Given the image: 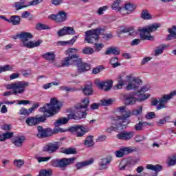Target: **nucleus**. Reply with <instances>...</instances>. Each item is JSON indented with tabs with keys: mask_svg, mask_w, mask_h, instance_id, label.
Masks as SVG:
<instances>
[{
	"mask_svg": "<svg viewBox=\"0 0 176 176\" xmlns=\"http://www.w3.org/2000/svg\"><path fill=\"white\" fill-rule=\"evenodd\" d=\"M62 106L63 104L61 102H58L57 98H52L50 100V104H47L45 106H43L39 109L40 112H43L44 116L36 118L37 123H43V122L46 120V118H50V116H53L54 113L58 112Z\"/></svg>",
	"mask_w": 176,
	"mask_h": 176,
	"instance_id": "obj_1",
	"label": "nucleus"
},
{
	"mask_svg": "<svg viewBox=\"0 0 176 176\" xmlns=\"http://www.w3.org/2000/svg\"><path fill=\"white\" fill-rule=\"evenodd\" d=\"M17 36H19L20 40L21 41V46L22 47H27L28 49H34V47H38L41 46L42 43V40H38L37 41H30V39H32L34 36L30 32H21L19 34H17Z\"/></svg>",
	"mask_w": 176,
	"mask_h": 176,
	"instance_id": "obj_2",
	"label": "nucleus"
},
{
	"mask_svg": "<svg viewBox=\"0 0 176 176\" xmlns=\"http://www.w3.org/2000/svg\"><path fill=\"white\" fill-rule=\"evenodd\" d=\"M176 96V90L169 93L168 94L164 95L162 97H161L159 100L157 98H153L151 100V105L153 107H156L157 104H159L156 109L157 111H160V109H163L164 108H167V106L166 104L170 101V100H173L174 97Z\"/></svg>",
	"mask_w": 176,
	"mask_h": 176,
	"instance_id": "obj_3",
	"label": "nucleus"
},
{
	"mask_svg": "<svg viewBox=\"0 0 176 176\" xmlns=\"http://www.w3.org/2000/svg\"><path fill=\"white\" fill-rule=\"evenodd\" d=\"M160 23H153L144 28H140L138 32H140V39L142 41H153V36L151 35V32H154L157 28H160Z\"/></svg>",
	"mask_w": 176,
	"mask_h": 176,
	"instance_id": "obj_4",
	"label": "nucleus"
},
{
	"mask_svg": "<svg viewBox=\"0 0 176 176\" xmlns=\"http://www.w3.org/2000/svg\"><path fill=\"white\" fill-rule=\"evenodd\" d=\"M38 138H46V137H50L53 134H58V133H65L67 130L63 128H54L53 130L50 128L43 129L42 126H37Z\"/></svg>",
	"mask_w": 176,
	"mask_h": 176,
	"instance_id": "obj_5",
	"label": "nucleus"
},
{
	"mask_svg": "<svg viewBox=\"0 0 176 176\" xmlns=\"http://www.w3.org/2000/svg\"><path fill=\"white\" fill-rule=\"evenodd\" d=\"M75 160H76V157L56 158L50 161V164L52 167H56V168H66L68 166L74 164Z\"/></svg>",
	"mask_w": 176,
	"mask_h": 176,
	"instance_id": "obj_6",
	"label": "nucleus"
},
{
	"mask_svg": "<svg viewBox=\"0 0 176 176\" xmlns=\"http://www.w3.org/2000/svg\"><path fill=\"white\" fill-rule=\"evenodd\" d=\"M30 86V82L27 81H20L18 82H14L9 84L7 86V89H12V94L15 96L16 94H23L25 91V89Z\"/></svg>",
	"mask_w": 176,
	"mask_h": 176,
	"instance_id": "obj_7",
	"label": "nucleus"
},
{
	"mask_svg": "<svg viewBox=\"0 0 176 176\" xmlns=\"http://www.w3.org/2000/svg\"><path fill=\"white\" fill-rule=\"evenodd\" d=\"M127 118H130V113H128L126 115H124L121 117H117V119L112 122V124L116 126L107 128L106 131H107V133H111V131H116V130H123V129L126 127V125H124L123 123H124V120H126Z\"/></svg>",
	"mask_w": 176,
	"mask_h": 176,
	"instance_id": "obj_8",
	"label": "nucleus"
},
{
	"mask_svg": "<svg viewBox=\"0 0 176 176\" xmlns=\"http://www.w3.org/2000/svg\"><path fill=\"white\" fill-rule=\"evenodd\" d=\"M101 35V29L90 30L85 32V41L87 43H93L96 41H98V36Z\"/></svg>",
	"mask_w": 176,
	"mask_h": 176,
	"instance_id": "obj_9",
	"label": "nucleus"
},
{
	"mask_svg": "<svg viewBox=\"0 0 176 176\" xmlns=\"http://www.w3.org/2000/svg\"><path fill=\"white\" fill-rule=\"evenodd\" d=\"M74 65L77 66V72L76 74H72V76H78L80 74H85L87 71H90V65L82 61V58L76 59Z\"/></svg>",
	"mask_w": 176,
	"mask_h": 176,
	"instance_id": "obj_10",
	"label": "nucleus"
},
{
	"mask_svg": "<svg viewBox=\"0 0 176 176\" xmlns=\"http://www.w3.org/2000/svg\"><path fill=\"white\" fill-rule=\"evenodd\" d=\"M131 75L125 76V79L128 80L126 90H133L137 89L140 85H142V80L138 78H133L131 79Z\"/></svg>",
	"mask_w": 176,
	"mask_h": 176,
	"instance_id": "obj_11",
	"label": "nucleus"
},
{
	"mask_svg": "<svg viewBox=\"0 0 176 176\" xmlns=\"http://www.w3.org/2000/svg\"><path fill=\"white\" fill-rule=\"evenodd\" d=\"M62 144L61 142L48 143L43 146V151L47 152V153H56V152L60 149V146H61Z\"/></svg>",
	"mask_w": 176,
	"mask_h": 176,
	"instance_id": "obj_12",
	"label": "nucleus"
},
{
	"mask_svg": "<svg viewBox=\"0 0 176 176\" xmlns=\"http://www.w3.org/2000/svg\"><path fill=\"white\" fill-rule=\"evenodd\" d=\"M70 131L76 133L77 137H83L87 133V127L85 125H74L70 128Z\"/></svg>",
	"mask_w": 176,
	"mask_h": 176,
	"instance_id": "obj_13",
	"label": "nucleus"
},
{
	"mask_svg": "<svg viewBox=\"0 0 176 176\" xmlns=\"http://www.w3.org/2000/svg\"><path fill=\"white\" fill-rule=\"evenodd\" d=\"M84 109L79 106H76L74 109V113L72 115V119H74V120H79V119H83V118H86V111H82Z\"/></svg>",
	"mask_w": 176,
	"mask_h": 176,
	"instance_id": "obj_14",
	"label": "nucleus"
},
{
	"mask_svg": "<svg viewBox=\"0 0 176 176\" xmlns=\"http://www.w3.org/2000/svg\"><path fill=\"white\" fill-rule=\"evenodd\" d=\"M96 85L99 89H102V90H104V91H109L113 85V81L112 80H107L102 82H98Z\"/></svg>",
	"mask_w": 176,
	"mask_h": 176,
	"instance_id": "obj_15",
	"label": "nucleus"
},
{
	"mask_svg": "<svg viewBox=\"0 0 176 176\" xmlns=\"http://www.w3.org/2000/svg\"><path fill=\"white\" fill-rule=\"evenodd\" d=\"M58 36H65V35H75L76 32L72 27L65 26L63 28L58 31Z\"/></svg>",
	"mask_w": 176,
	"mask_h": 176,
	"instance_id": "obj_16",
	"label": "nucleus"
},
{
	"mask_svg": "<svg viewBox=\"0 0 176 176\" xmlns=\"http://www.w3.org/2000/svg\"><path fill=\"white\" fill-rule=\"evenodd\" d=\"M135 160H134L126 162L122 161L118 166L119 170L121 171H124V170H130L131 167L135 164Z\"/></svg>",
	"mask_w": 176,
	"mask_h": 176,
	"instance_id": "obj_17",
	"label": "nucleus"
},
{
	"mask_svg": "<svg viewBox=\"0 0 176 176\" xmlns=\"http://www.w3.org/2000/svg\"><path fill=\"white\" fill-rule=\"evenodd\" d=\"M134 137V132L133 131H124L117 135L118 140H122L123 141H129Z\"/></svg>",
	"mask_w": 176,
	"mask_h": 176,
	"instance_id": "obj_18",
	"label": "nucleus"
},
{
	"mask_svg": "<svg viewBox=\"0 0 176 176\" xmlns=\"http://www.w3.org/2000/svg\"><path fill=\"white\" fill-rule=\"evenodd\" d=\"M135 93L124 96L125 105H134L138 101L137 98H135Z\"/></svg>",
	"mask_w": 176,
	"mask_h": 176,
	"instance_id": "obj_19",
	"label": "nucleus"
},
{
	"mask_svg": "<svg viewBox=\"0 0 176 176\" xmlns=\"http://www.w3.org/2000/svg\"><path fill=\"white\" fill-rule=\"evenodd\" d=\"M111 162H112V157H111L102 158L99 162V167L100 170H107L108 168V165L111 164Z\"/></svg>",
	"mask_w": 176,
	"mask_h": 176,
	"instance_id": "obj_20",
	"label": "nucleus"
},
{
	"mask_svg": "<svg viewBox=\"0 0 176 176\" xmlns=\"http://www.w3.org/2000/svg\"><path fill=\"white\" fill-rule=\"evenodd\" d=\"M133 153V149L129 147H123L119 151L115 152V155L117 157H123L124 155H129V153Z\"/></svg>",
	"mask_w": 176,
	"mask_h": 176,
	"instance_id": "obj_21",
	"label": "nucleus"
},
{
	"mask_svg": "<svg viewBox=\"0 0 176 176\" xmlns=\"http://www.w3.org/2000/svg\"><path fill=\"white\" fill-rule=\"evenodd\" d=\"M72 57H76V56H72ZM72 57L67 56L61 61L62 67H69V65H75L76 59L72 58Z\"/></svg>",
	"mask_w": 176,
	"mask_h": 176,
	"instance_id": "obj_22",
	"label": "nucleus"
},
{
	"mask_svg": "<svg viewBox=\"0 0 176 176\" xmlns=\"http://www.w3.org/2000/svg\"><path fill=\"white\" fill-rule=\"evenodd\" d=\"M78 50L76 48H69L67 50H66V54L67 56H69V57H72V56H76L72 57L74 60H79L80 58H79V55L76 54L78 53Z\"/></svg>",
	"mask_w": 176,
	"mask_h": 176,
	"instance_id": "obj_23",
	"label": "nucleus"
},
{
	"mask_svg": "<svg viewBox=\"0 0 176 176\" xmlns=\"http://www.w3.org/2000/svg\"><path fill=\"white\" fill-rule=\"evenodd\" d=\"M94 163V160H89L87 161H84L81 162H78L75 167L76 168V170H81L82 167H86L87 166H90V164H93Z\"/></svg>",
	"mask_w": 176,
	"mask_h": 176,
	"instance_id": "obj_24",
	"label": "nucleus"
},
{
	"mask_svg": "<svg viewBox=\"0 0 176 176\" xmlns=\"http://www.w3.org/2000/svg\"><path fill=\"white\" fill-rule=\"evenodd\" d=\"M78 38H79V36H74L71 40L65 41H58V45L59 46H67V45H74L76 42V41L78 40Z\"/></svg>",
	"mask_w": 176,
	"mask_h": 176,
	"instance_id": "obj_25",
	"label": "nucleus"
},
{
	"mask_svg": "<svg viewBox=\"0 0 176 176\" xmlns=\"http://www.w3.org/2000/svg\"><path fill=\"white\" fill-rule=\"evenodd\" d=\"M42 57L47 61L53 62L56 60V54H54V52H46L42 55Z\"/></svg>",
	"mask_w": 176,
	"mask_h": 176,
	"instance_id": "obj_26",
	"label": "nucleus"
},
{
	"mask_svg": "<svg viewBox=\"0 0 176 176\" xmlns=\"http://www.w3.org/2000/svg\"><path fill=\"white\" fill-rule=\"evenodd\" d=\"M104 54L106 56H109L111 54H114V56H119V54H120V51L116 47H109V48H107V50L105 52Z\"/></svg>",
	"mask_w": 176,
	"mask_h": 176,
	"instance_id": "obj_27",
	"label": "nucleus"
},
{
	"mask_svg": "<svg viewBox=\"0 0 176 176\" xmlns=\"http://www.w3.org/2000/svg\"><path fill=\"white\" fill-rule=\"evenodd\" d=\"M126 76H127V75H125L124 74L119 76L120 80H118V84L114 87L116 90L120 89L122 87H123V86H124V80H123V79H126Z\"/></svg>",
	"mask_w": 176,
	"mask_h": 176,
	"instance_id": "obj_28",
	"label": "nucleus"
},
{
	"mask_svg": "<svg viewBox=\"0 0 176 176\" xmlns=\"http://www.w3.org/2000/svg\"><path fill=\"white\" fill-rule=\"evenodd\" d=\"M69 120V118H61L57 120L54 122V126L56 127V129H60L58 126H63V124H67Z\"/></svg>",
	"mask_w": 176,
	"mask_h": 176,
	"instance_id": "obj_29",
	"label": "nucleus"
},
{
	"mask_svg": "<svg viewBox=\"0 0 176 176\" xmlns=\"http://www.w3.org/2000/svg\"><path fill=\"white\" fill-rule=\"evenodd\" d=\"M168 45L165 44H162L160 46L157 47L156 50H155L154 56L157 57V56H160V54H163V52H164L165 49H167Z\"/></svg>",
	"mask_w": 176,
	"mask_h": 176,
	"instance_id": "obj_30",
	"label": "nucleus"
},
{
	"mask_svg": "<svg viewBox=\"0 0 176 176\" xmlns=\"http://www.w3.org/2000/svg\"><path fill=\"white\" fill-rule=\"evenodd\" d=\"M82 93L85 96H92L93 95V87L91 85H85L82 88Z\"/></svg>",
	"mask_w": 176,
	"mask_h": 176,
	"instance_id": "obj_31",
	"label": "nucleus"
},
{
	"mask_svg": "<svg viewBox=\"0 0 176 176\" xmlns=\"http://www.w3.org/2000/svg\"><path fill=\"white\" fill-rule=\"evenodd\" d=\"M111 8L113 10H116V12H120V13H122L123 10H124V8L120 7V0H116L113 2V5L111 6Z\"/></svg>",
	"mask_w": 176,
	"mask_h": 176,
	"instance_id": "obj_32",
	"label": "nucleus"
},
{
	"mask_svg": "<svg viewBox=\"0 0 176 176\" xmlns=\"http://www.w3.org/2000/svg\"><path fill=\"white\" fill-rule=\"evenodd\" d=\"M168 31L170 34L167 36L168 41H171L173 38H176V26L175 25H173L171 29H168Z\"/></svg>",
	"mask_w": 176,
	"mask_h": 176,
	"instance_id": "obj_33",
	"label": "nucleus"
},
{
	"mask_svg": "<svg viewBox=\"0 0 176 176\" xmlns=\"http://www.w3.org/2000/svg\"><path fill=\"white\" fill-rule=\"evenodd\" d=\"M12 144L16 146V148H21L23 144H24V138L18 137L12 140Z\"/></svg>",
	"mask_w": 176,
	"mask_h": 176,
	"instance_id": "obj_34",
	"label": "nucleus"
},
{
	"mask_svg": "<svg viewBox=\"0 0 176 176\" xmlns=\"http://www.w3.org/2000/svg\"><path fill=\"white\" fill-rule=\"evenodd\" d=\"M21 20V19L20 18V16L14 15L11 16L9 23L13 24V25H19Z\"/></svg>",
	"mask_w": 176,
	"mask_h": 176,
	"instance_id": "obj_35",
	"label": "nucleus"
},
{
	"mask_svg": "<svg viewBox=\"0 0 176 176\" xmlns=\"http://www.w3.org/2000/svg\"><path fill=\"white\" fill-rule=\"evenodd\" d=\"M141 19L143 20H152V15L149 13L148 10H143L141 12Z\"/></svg>",
	"mask_w": 176,
	"mask_h": 176,
	"instance_id": "obj_36",
	"label": "nucleus"
},
{
	"mask_svg": "<svg viewBox=\"0 0 176 176\" xmlns=\"http://www.w3.org/2000/svg\"><path fill=\"white\" fill-rule=\"evenodd\" d=\"M135 94L139 97V98L137 99L138 101H139V102H141V101H145L148 98L151 97V95L149 94H142V93L138 94V92H137Z\"/></svg>",
	"mask_w": 176,
	"mask_h": 176,
	"instance_id": "obj_37",
	"label": "nucleus"
},
{
	"mask_svg": "<svg viewBox=\"0 0 176 176\" xmlns=\"http://www.w3.org/2000/svg\"><path fill=\"white\" fill-rule=\"evenodd\" d=\"M58 23H63L67 20V12L60 11L57 14Z\"/></svg>",
	"mask_w": 176,
	"mask_h": 176,
	"instance_id": "obj_38",
	"label": "nucleus"
},
{
	"mask_svg": "<svg viewBox=\"0 0 176 176\" xmlns=\"http://www.w3.org/2000/svg\"><path fill=\"white\" fill-rule=\"evenodd\" d=\"M89 104H90V100L89 99V98H85L81 100V104H78L77 107H80V108L86 109L87 107H89Z\"/></svg>",
	"mask_w": 176,
	"mask_h": 176,
	"instance_id": "obj_39",
	"label": "nucleus"
},
{
	"mask_svg": "<svg viewBox=\"0 0 176 176\" xmlns=\"http://www.w3.org/2000/svg\"><path fill=\"white\" fill-rule=\"evenodd\" d=\"M146 168L147 170H153L156 173H159V171H162V166L159 164H157V165L148 164L146 166Z\"/></svg>",
	"mask_w": 176,
	"mask_h": 176,
	"instance_id": "obj_40",
	"label": "nucleus"
},
{
	"mask_svg": "<svg viewBox=\"0 0 176 176\" xmlns=\"http://www.w3.org/2000/svg\"><path fill=\"white\" fill-rule=\"evenodd\" d=\"M59 90L73 93L74 91H78L79 90V89H78L75 87H71L60 86V87H59Z\"/></svg>",
	"mask_w": 176,
	"mask_h": 176,
	"instance_id": "obj_41",
	"label": "nucleus"
},
{
	"mask_svg": "<svg viewBox=\"0 0 176 176\" xmlns=\"http://www.w3.org/2000/svg\"><path fill=\"white\" fill-rule=\"evenodd\" d=\"M85 146H87L88 148H90V146H93L94 145V141L93 140V136L90 135L87 137V138L85 140Z\"/></svg>",
	"mask_w": 176,
	"mask_h": 176,
	"instance_id": "obj_42",
	"label": "nucleus"
},
{
	"mask_svg": "<svg viewBox=\"0 0 176 176\" xmlns=\"http://www.w3.org/2000/svg\"><path fill=\"white\" fill-rule=\"evenodd\" d=\"M14 6L16 8V10H20L21 9H24V8H28V4L25 5V3L24 2H15L14 3Z\"/></svg>",
	"mask_w": 176,
	"mask_h": 176,
	"instance_id": "obj_43",
	"label": "nucleus"
},
{
	"mask_svg": "<svg viewBox=\"0 0 176 176\" xmlns=\"http://www.w3.org/2000/svg\"><path fill=\"white\" fill-rule=\"evenodd\" d=\"M53 175V170L51 169H43L41 170L38 176H52Z\"/></svg>",
	"mask_w": 176,
	"mask_h": 176,
	"instance_id": "obj_44",
	"label": "nucleus"
},
{
	"mask_svg": "<svg viewBox=\"0 0 176 176\" xmlns=\"http://www.w3.org/2000/svg\"><path fill=\"white\" fill-rule=\"evenodd\" d=\"M124 8L125 10H126L127 12H130L131 13L135 10V6L131 3H127L126 4H125Z\"/></svg>",
	"mask_w": 176,
	"mask_h": 176,
	"instance_id": "obj_45",
	"label": "nucleus"
},
{
	"mask_svg": "<svg viewBox=\"0 0 176 176\" xmlns=\"http://www.w3.org/2000/svg\"><path fill=\"white\" fill-rule=\"evenodd\" d=\"M26 124H28V126H35V124H38L36 118L34 117L28 118L26 120Z\"/></svg>",
	"mask_w": 176,
	"mask_h": 176,
	"instance_id": "obj_46",
	"label": "nucleus"
},
{
	"mask_svg": "<svg viewBox=\"0 0 176 176\" xmlns=\"http://www.w3.org/2000/svg\"><path fill=\"white\" fill-rule=\"evenodd\" d=\"M149 125V123L146 122H139V123L136 124L135 126V130H136V131H140L141 130H142V126H148Z\"/></svg>",
	"mask_w": 176,
	"mask_h": 176,
	"instance_id": "obj_47",
	"label": "nucleus"
},
{
	"mask_svg": "<svg viewBox=\"0 0 176 176\" xmlns=\"http://www.w3.org/2000/svg\"><path fill=\"white\" fill-rule=\"evenodd\" d=\"M110 64L112 65L113 68H116V67H120V63H119V58L117 57L112 58L110 60Z\"/></svg>",
	"mask_w": 176,
	"mask_h": 176,
	"instance_id": "obj_48",
	"label": "nucleus"
},
{
	"mask_svg": "<svg viewBox=\"0 0 176 176\" xmlns=\"http://www.w3.org/2000/svg\"><path fill=\"white\" fill-rule=\"evenodd\" d=\"M113 100L112 99H103L100 100V105H103L104 107H108L109 105H112Z\"/></svg>",
	"mask_w": 176,
	"mask_h": 176,
	"instance_id": "obj_49",
	"label": "nucleus"
},
{
	"mask_svg": "<svg viewBox=\"0 0 176 176\" xmlns=\"http://www.w3.org/2000/svg\"><path fill=\"white\" fill-rule=\"evenodd\" d=\"M142 112V107H140L139 109L133 110V111H131V113H130V111L126 112L125 114H123V116H124V115L126 116L127 113H129V116H130L131 115H135V116H138V115H140Z\"/></svg>",
	"mask_w": 176,
	"mask_h": 176,
	"instance_id": "obj_50",
	"label": "nucleus"
},
{
	"mask_svg": "<svg viewBox=\"0 0 176 176\" xmlns=\"http://www.w3.org/2000/svg\"><path fill=\"white\" fill-rule=\"evenodd\" d=\"M62 152L63 153H65V155H75L76 153V149L72 148H65Z\"/></svg>",
	"mask_w": 176,
	"mask_h": 176,
	"instance_id": "obj_51",
	"label": "nucleus"
},
{
	"mask_svg": "<svg viewBox=\"0 0 176 176\" xmlns=\"http://www.w3.org/2000/svg\"><path fill=\"white\" fill-rule=\"evenodd\" d=\"M82 53L83 54H93L94 53V49L90 47H85L83 50H82Z\"/></svg>",
	"mask_w": 176,
	"mask_h": 176,
	"instance_id": "obj_52",
	"label": "nucleus"
},
{
	"mask_svg": "<svg viewBox=\"0 0 176 176\" xmlns=\"http://www.w3.org/2000/svg\"><path fill=\"white\" fill-rule=\"evenodd\" d=\"M13 163L17 168H21V166H24V161L22 160H14Z\"/></svg>",
	"mask_w": 176,
	"mask_h": 176,
	"instance_id": "obj_53",
	"label": "nucleus"
},
{
	"mask_svg": "<svg viewBox=\"0 0 176 176\" xmlns=\"http://www.w3.org/2000/svg\"><path fill=\"white\" fill-rule=\"evenodd\" d=\"M18 113L19 115H24L25 116H27L31 113V111H30V109L28 110L27 109L23 107L19 110Z\"/></svg>",
	"mask_w": 176,
	"mask_h": 176,
	"instance_id": "obj_54",
	"label": "nucleus"
},
{
	"mask_svg": "<svg viewBox=\"0 0 176 176\" xmlns=\"http://www.w3.org/2000/svg\"><path fill=\"white\" fill-rule=\"evenodd\" d=\"M36 30H50V27H49V25H45V24H43V23H38L36 25Z\"/></svg>",
	"mask_w": 176,
	"mask_h": 176,
	"instance_id": "obj_55",
	"label": "nucleus"
},
{
	"mask_svg": "<svg viewBox=\"0 0 176 176\" xmlns=\"http://www.w3.org/2000/svg\"><path fill=\"white\" fill-rule=\"evenodd\" d=\"M167 164L169 166V167H171L173 166H175L176 164V156H173L170 157L168 161H167Z\"/></svg>",
	"mask_w": 176,
	"mask_h": 176,
	"instance_id": "obj_56",
	"label": "nucleus"
},
{
	"mask_svg": "<svg viewBox=\"0 0 176 176\" xmlns=\"http://www.w3.org/2000/svg\"><path fill=\"white\" fill-rule=\"evenodd\" d=\"M13 137V132H7L3 133V141L5 142L6 140H10Z\"/></svg>",
	"mask_w": 176,
	"mask_h": 176,
	"instance_id": "obj_57",
	"label": "nucleus"
},
{
	"mask_svg": "<svg viewBox=\"0 0 176 176\" xmlns=\"http://www.w3.org/2000/svg\"><path fill=\"white\" fill-rule=\"evenodd\" d=\"M6 71H12V67L9 65L0 66V74L2 72H6Z\"/></svg>",
	"mask_w": 176,
	"mask_h": 176,
	"instance_id": "obj_58",
	"label": "nucleus"
},
{
	"mask_svg": "<svg viewBox=\"0 0 176 176\" xmlns=\"http://www.w3.org/2000/svg\"><path fill=\"white\" fill-rule=\"evenodd\" d=\"M149 89H151V86L144 85L139 91H138V94H140V93H142V94L146 93V91H148Z\"/></svg>",
	"mask_w": 176,
	"mask_h": 176,
	"instance_id": "obj_59",
	"label": "nucleus"
},
{
	"mask_svg": "<svg viewBox=\"0 0 176 176\" xmlns=\"http://www.w3.org/2000/svg\"><path fill=\"white\" fill-rule=\"evenodd\" d=\"M43 0H32L28 3V6H36V5H39V3H42Z\"/></svg>",
	"mask_w": 176,
	"mask_h": 176,
	"instance_id": "obj_60",
	"label": "nucleus"
},
{
	"mask_svg": "<svg viewBox=\"0 0 176 176\" xmlns=\"http://www.w3.org/2000/svg\"><path fill=\"white\" fill-rule=\"evenodd\" d=\"M52 159V157H37V162L42 163V162H49Z\"/></svg>",
	"mask_w": 176,
	"mask_h": 176,
	"instance_id": "obj_61",
	"label": "nucleus"
},
{
	"mask_svg": "<svg viewBox=\"0 0 176 176\" xmlns=\"http://www.w3.org/2000/svg\"><path fill=\"white\" fill-rule=\"evenodd\" d=\"M104 44L102 43H96L94 46L96 52H100V50H102Z\"/></svg>",
	"mask_w": 176,
	"mask_h": 176,
	"instance_id": "obj_62",
	"label": "nucleus"
},
{
	"mask_svg": "<svg viewBox=\"0 0 176 176\" xmlns=\"http://www.w3.org/2000/svg\"><path fill=\"white\" fill-rule=\"evenodd\" d=\"M102 69H104V67L98 66L93 69L92 73L94 74V75H96V74H100Z\"/></svg>",
	"mask_w": 176,
	"mask_h": 176,
	"instance_id": "obj_63",
	"label": "nucleus"
},
{
	"mask_svg": "<svg viewBox=\"0 0 176 176\" xmlns=\"http://www.w3.org/2000/svg\"><path fill=\"white\" fill-rule=\"evenodd\" d=\"M170 120V116H166L162 119H160L158 122V124H164L166 122Z\"/></svg>",
	"mask_w": 176,
	"mask_h": 176,
	"instance_id": "obj_64",
	"label": "nucleus"
}]
</instances>
